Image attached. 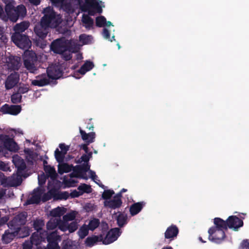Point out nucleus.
<instances>
[{"mask_svg": "<svg viewBox=\"0 0 249 249\" xmlns=\"http://www.w3.org/2000/svg\"><path fill=\"white\" fill-rule=\"evenodd\" d=\"M59 147L61 149L60 152L62 153L64 155L66 154L67 151L69 150V147L68 146L64 144H60Z\"/></svg>", "mask_w": 249, "mask_h": 249, "instance_id": "nucleus-47", "label": "nucleus"}, {"mask_svg": "<svg viewBox=\"0 0 249 249\" xmlns=\"http://www.w3.org/2000/svg\"><path fill=\"white\" fill-rule=\"evenodd\" d=\"M5 10L7 19L13 22H16L18 19L16 8L12 4H7L5 6Z\"/></svg>", "mask_w": 249, "mask_h": 249, "instance_id": "nucleus-14", "label": "nucleus"}, {"mask_svg": "<svg viewBox=\"0 0 249 249\" xmlns=\"http://www.w3.org/2000/svg\"><path fill=\"white\" fill-rule=\"evenodd\" d=\"M16 10H17L18 18L24 17L26 15V9L25 7L23 5H20L17 6Z\"/></svg>", "mask_w": 249, "mask_h": 249, "instance_id": "nucleus-34", "label": "nucleus"}, {"mask_svg": "<svg viewBox=\"0 0 249 249\" xmlns=\"http://www.w3.org/2000/svg\"><path fill=\"white\" fill-rule=\"evenodd\" d=\"M49 83V80L45 75H41L36 77V79L32 81V84L35 86H43Z\"/></svg>", "mask_w": 249, "mask_h": 249, "instance_id": "nucleus-22", "label": "nucleus"}, {"mask_svg": "<svg viewBox=\"0 0 249 249\" xmlns=\"http://www.w3.org/2000/svg\"><path fill=\"white\" fill-rule=\"evenodd\" d=\"M81 147L85 151V152L88 154V147L87 146V145L86 144H82L81 146Z\"/></svg>", "mask_w": 249, "mask_h": 249, "instance_id": "nucleus-57", "label": "nucleus"}, {"mask_svg": "<svg viewBox=\"0 0 249 249\" xmlns=\"http://www.w3.org/2000/svg\"><path fill=\"white\" fill-rule=\"evenodd\" d=\"M66 212L67 210L65 208L58 207L50 211V215L53 217L52 218L61 220L60 217L65 213Z\"/></svg>", "mask_w": 249, "mask_h": 249, "instance_id": "nucleus-19", "label": "nucleus"}, {"mask_svg": "<svg viewBox=\"0 0 249 249\" xmlns=\"http://www.w3.org/2000/svg\"><path fill=\"white\" fill-rule=\"evenodd\" d=\"M114 192L111 190H106L102 194V197L106 200H109L110 197L114 194Z\"/></svg>", "mask_w": 249, "mask_h": 249, "instance_id": "nucleus-41", "label": "nucleus"}, {"mask_svg": "<svg viewBox=\"0 0 249 249\" xmlns=\"http://www.w3.org/2000/svg\"><path fill=\"white\" fill-rule=\"evenodd\" d=\"M13 162L18 170H23L25 167L23 160L18 155L13 156Z\"/></svg>", "mask_w": 249, "mask_h": 249, "instance_id": "nucleus-23", "label": "nucleus"}, {"mask_svg": "<svg viewBox=\"0 0 249 249\" xmlns=\"http://www.w3.org/2000/svg\"><path fill=\"white\" fill-rule=\"evenodd\" d=\"M101 241L103 242V237L101 235L99 236H94L87 238L86 240V244L87 246L91 247Z\"/></svg>", "mask_w": 249, "mask_h": 249, "instance_id": "nucleus-24", "label": "nucleus"}, {"mask_svg": "<svg viewBox=\"0 0 249 249\" xmlns=\"http://www.w3.org/2000/svg\"><path fill=\"white\" fill-rule=\"evenodd\" d=\"M85 170L88 173L89 175L90 176V177L95 181L96 179V178H97V176L95 175V173L89 170V166L88 165L86 166Z\"/></svg>", "mask_w": 249, "mask_h": 249, "instance_id": "nucleus-45", "label": "nucleus"}, {"mask_svg": "<svg viewBox=\"0 0 249 249\" xmlns=\"http://www.w3.org/2000/svg\"><path fill=\"white\" fill-rule=\"evenodd\" d=\"M104 5L98 0H86V3L81 5L83 11L87 12L90 15H93L96 12L101 13L102 8Z\"/></svg>", "mask_w": 249, "mask_h": 249, "instance_id": "nucleus-5", "label": "nucleus"}, {"mask_svg": "<svg viewBox=\"0 0 249 249\" xmlns=\"http://www.w3.org/2000/svg\"><path fill=\"white\" fill-rule=\"evenodd\" d=\"M24 63L25 67L31 72H34L36 70L35 63L36 56L35 53L32 51H26L24 53Z\"/></svg>", "mask_w": 249, "mask_h": 249, "instance_id": "nucleus-7", "label": "nucleus"}, {"mask_svg": "<svg viewBox=\"0 0 249 249\" xmlns=\"http://www.w3.org/2000/svg\"><path fill=\"white\" fill-rule=\"evenodd\" d=\"M15 133L16 134H23V132H22V131L20 129H18V130H15Z\"/></svg>", "mask_w": 249, "mask_h": 249, "instance_id": "nucleus-62", "label": "nucleus"}, {"mask_svg": "<svg viewBox=\"0 0 249 249\" xmlns=\"http://www.w3.org/2000/svg\"><path fill=\"white\" fill-rule=\"evenodd\" d=\"M77 214V213L75 211L71 212L64 215L62 220L51 218L47 224V229L53 230L58 226V228L62 231H68L70 233L74 232L78 228L77 222L72 221L69 223V222L73 220Z\"/></svg>", "mask_w": 249, "mask_h": 249, "instance_id": "nucleus-1", "label": "nucleus"}, {"mask_svg": "<svg viewBox=\"0 0 249 249\" xmlns=\"http://www.w3.org/2000/svg\"><path fill=\"white\" fill-rule=\"evenodd\" d=\"M44 16L48 15V17L45 20V22L48 27L55 28L61 22V18L59 15H56L53 10L48 7L44 9Z\"/></svg>", "mask_w": 249, "mask_h": 249, "instance_id": "nucleus-6", "label": "nucleus"}, {"mask_svg": "<svg viewBox=\"0 0 249 249\" xmlns=\"http://www.w3.org/2000/svg\"><path fill=\"white\" fill-rule=\"evenodd\" d=\"M92 153L91 152L88 153L86 155H83L81 157L82 161L87 162L89 159L91 157Z\"/></svg>", "mask_w": 249, "mask_h": 249, "instance_id": "nucleus-50", "label": "nucleus"}, {"mask_svg": "<svg viewBox=\"0 0 249 249\" xmlns=\"http://www.w3.org/2000/svg\"><path fill=\"white\" fill-rule=\"evenodd\" d=\"M178 229L175 226H172L167 228L165 232V237L166 239H173L178 233Z\"/></svg>", "mask_w": 249, "mask_h": 249, "instance_id": "nucleus-21", "label": "nucleus"}, {"mask_svg": "<svg viewBox=\"0 0 249 249\" xmlns=\"http://www.w3.org/2000/svg\"><path fill=\"white\" fill-rule=\"evenodd\" d=\"M82 21L84 26L87 29H90L93 26V21L88 15H83Z\"/></svg>", "mask_w": 249, "mask_h": 249, "instance_id": "nucleus-29", "label": "nucleus"}, {"mask_svg": "<svg viewBox=\"0 0 249 249\" xmlns=\"http://www.w3.org/2000/svg\"><path fill=\"white\" fill-rule=\"evenodd\" d=\"M144 204L141 202H138L132 205L130 208V212L132 215H134L139 213Z\"/></svg>", "mask_w": 249, "mask_h": 249, "instance_id": "nucleus-26", "label": "nucleus"}, {"mask_svg": "<svg viewBox=\"0 0 249 249\" xmlns=\"http://www.w3.org/2000/svg\"><path fill=\"white\" fill-rule=\"evenodd\" d=\"M32 245L30 241H26L23 245V249H31Z\"/></svg>", "mask_w": 249, "mask_h": 249, "instance_id": "nucleus-52", "label": "nucleus"}, {"mask_svg": "<svg viewBox=\"0 0 249 249\" xmlns=\"http://www.w3.org/2000/svg\"><path fill=\"white\" fill-rule=\"evenodd\" d=\"M73 242L71 240H66L63 242L62 249H73Z\"/></svg>", "mask_w": 249, "mask_h": 249, "instance_id": "nucleus-38", "label": "nucleus"}, {"mask_svg": "<svg viewBox=\"0 0 249 249\" xmlns=\"http://www.w3.org/2000/svg\"><path fill=\"white\" fill-rule=\"evenodd\" d=\"M227 224L230 228L235 230L242 227L243 223L239 218L234 216H231L228 218Z\"/></svg>", "mask_w": 249, "mask_h": 249, "instance_id": "nucleus-16", "label": "nucleus"}, {"mask_svg": "<svg viewBox=\"0 0 249 249\" xmlns=\"http://www.w3.org/2000/svg\"><path fill=\"white\" fill-rule=\"evenodd\" d=\"M4 33V29L3 27L0 26V35H3Z\"/></svg>", "mask_w": 249, "mask_h": 249, "instance_id": "nucleus-61", "label": "nucleus"}, {"mask_svg": "<svg viewBox=\"0 0 249 249\" xmlns=\"http://www.w3.org/2000/svg\"><path fill=\"white\" fill-rule=\"evenodd\" d=\"M26 217L25 213H21L16 216L8 225L9 229L5 232L2 236V240L5 243H10L15 237H23L29 234L28 230H26V232L21 234L22 230L19 228V225L24 223Z\"/></svg>", "mask_w": 249, "mask_h": 249, "instance_id": "nucleus-2", "label": "nucleus"}, {"mask_svg": "<svg viewBox=\"0 0 249 249\" xmlns=\"http://www.w3.org/2000/svg\"><path fill=\"white\" fill-rule=\"evenodd\" d=\"M75 182V181L72 178H71L70 180V183L67 182V181H65V183L69 186H73V184H74Z\"/></svg>", "mask_w": 249, "mask_h": 249, "instance_id": "nucleus-58", "label": "nucleus"}, {"mask_svg": "<svg viewBox=\"0 0 249 249\" xmlns=\"http://www.w3.org/2000/svg\"><path fill=\"white\" fill-rule=\"evenodd\" d=\"M71 167L66 163L59 164L58 165V172L62 174L64 173H68L71 171Z\"/></svg>", "mask_w": 249, "mask_h": 249, "instance_id": "nucleus-32", "label": "nucleus"}, {"mask_svg": "<svg viewBox=\"0 0 249 249\" xmlns=\"http://www.w3.org/2000/svg\"><path fill=\"white\" fill-rule=\"evenodd\" d=\"M0 40L3 43H5L7 41V37L4 34L0 35Z\"/></svg>", "mask_w": 249, "mask_h": 249, "instance_id": "nucleus-56", "label": "nucleus"}, {"mask_svg": "<svg viewBox=\"0 0 249 249\" xmlns=\"http://www.w3.org/2000/svg\"><path fill=\"white\" fill-rule=\"evenodd\" d=\"M104 37L107 39L109 40L110 41H112V39H114V36L113 35L112 36V39H110L109 34L108 30L107 28H105L103 31Z\"/></svg>", "mask_w": 249, "mask_h": 249, "instance_id": "nucleus-46", "label": "nucleus"}, {"mask_svg": "<svg viewBox=\"0 0 249 249\" xmlns=\"http://www.w3.org/2000/svg\"><path fill=\"white\" fill-rule=\"evenodd\" d=\"M126 215L124 213H120L117 217V222L119 226H123L126 223Z\"/></svg>", "mask_w": 249, "mask_h": 249, "instance_id": "nucleus-36", "label": "nucleus"}, {"mask_svg": "<svg viewBox=\"0 0 249 249\" xmlns=\"http://www.w3.org/2000/svg\"><path fill=\"white\" fill-rule=\"evenodd\" d=\"M242 246L243 248H246L247 249H249V242L248 240H244L242 242Z\"/></svg>", "mask_w": 249, "mask_h": 249, "instance_id": "nucleus-54", "label": "nucleus"}, {"mask_svg": "<svg viewBox=\"0 0 249 249\" xmlns=\"http://www.w3.org/2000/svg\"><path fill=\"white\" fill-rule=\"evenodd\" d=\"M48 15L47 14L45 16H44L40 21L39 24L36 25L35 27V32L36 35L41 38H44L47 36L48 33V27L47 26L45 20L48 17Z\"/></svg>", "mask_w": 249, "mask_h": 249, "instance_id": "nucleus-9", "label": "nucleus"}, {"mask_svg": "<svg viewBox=\"0 0 249 249\" xmlns=\"http://www.w3.org/2000/svg\"><path fill=\"white\" fill-rule=\"evenodd\" d=\"M44 170L46 174L52 178L54 179L56 178L57 174L53 167L49 165H45Z\"/></svg>", "mask_w": 249, "mask_h": 249, "instance_id": "nucleus-31", "label": "nucleus"}, {"mask_svg": "<svg viewBox=\"0 0 249 249\" xmlns=\"http://www.w3.org/2000/svg\"><path fill=\"white\" fill-rule=\"evenodd\" d=\"M99 220L97 219L94 218L90 220L88 227L89 230L93 231L99 226Z\"/></svg>", "mask_w": 249, "mask_h": 249, "instance_id": "nucleus-35", "label": "nucleus"}, {"mask_svg": "<svg viewBox=\"0 0 249 249\" xmlns=\"http://www.w3.org/2000/svg\"><path fill=\"white\" fill-rule=\"evenodd\" d=\"M18 40L23 44H25V41L23 40H22L20 37L18 38Z\"/></svg>", "mask_w": 249, "mask_h": 249, "instance_id": "nucleus-64", "label": "nucleus"}, {"mask_svg": "<svg viewBox=\"0 0 249 249\" xmlns=\"http://www.w3.org/2000/svg\"><path fill=\"white\" fill-rule=\"evenodd\" d=\"M6 4H12L11 3V0H2Z\"/></svg>", "mask_w": 249, "mask_h": 249, "instance_id": "nucleus-63", "label": "nucleus"}, {"mask_svg": "<svg viewBox=\"0 0 249 249\" xmlns=\"http://www.w3.org/2000/svg\"><path fill=\"white\" fill-rule=\"evenodd\" d=\"M0 168L4 171L8 170L9 167L5 165L3 162H0Z\"/></svg>", "mask_w": 249, "mask_h": 249, "instance_id": "nucleus-55", "label": "nucleus"}, {"mask_svg": "<svg viewBox=\"0 0 249 249\" xmlns=\"http://www.w3.org/2000/svg\"><path fill=\"white\" fill-rule=\"evenodd\" d=\"M209 238L215 243H219L222 241L225 237V233L222 229L210 228L209 230Z\"/></svg>", "mask_w": 249, "mask_h": 249, "instance_id": "nucleus-10", "label": "nucleus"}, {"mask_svg": "<svg viewBox=\"0 0 249 249\" xmlns=\"http://www.w3.org/2000/svg\"><path fill=\"white\" fill-rule=\"evenodd\" d=\"M40 200V195H36L33 196L32 201V203H38Z\"/></svg>", "mask_w": 249, "mask_h": 249, "instance_id": "nucleus-53", "label": "nucleus"}, {"mask_svg": "<svg viewBox=\"0 0 249 249\" xmlns=\"http://www.w3.org/2000/svg\"><path fill=\"white\" fill-rule=\"evenodd\" d=\"M65 155L62 153L60 152L58 149H56L55 151V157L57 161L60 163L64 159Z\"/></svg>", "mask_w": 249, "mask_h": 249, "instance_id": "nucleus-39", "label": "nucleus"}, {"mask_svg": "<svg viewBox=\"0 0 249 249\" xmlns=\"http://www.w3.org/2000/svg\"><path fill=\"white\" fill-rule=\"evenodd\" d=\"M4 148L13 152H16L18 149V145L12 139L7 137H2L0 138V152L3 151Z\"/></svg>", "mask_w": 249, "mask_h": 249, "instance_id": "nucleus-8", "label": "nucleus"}, {"mask_svg": "<svg viewBox=\"0 0 249 249\" xmlns=\"http://www.w3.org/2000/svg\"><path fill=\"white\" fill-rule=\"evenodd\" d=\"M0 18L4 20H7L6 16L4 15L3 8L0 5Z\"/></svg>", "mask_w": 249, "mask_h": 249, "instance_id": "nucleus-51", "label": "nucleus"}, {"mask_svg": "<svg viewBox=\"0 0 249 249\" xmlns=\"http://www.w3.org/2000/svg\"><path fill=\"white\" fill-rule=\"evenodd\" d=\"M76 58L78 60H81L83 58L82 55L81 53H78L76 54Z\"/></svg>", "mask_w": 249, "mask_h": 249, "instance_id": "nucleus-60", "label": "nucleus"}, {"mask_svg": "<svg viewBox=\"0 0 249 249\" xmlns=\"http://www.w3.org/2000/svg\"><path fill=\"white\" fill-rule=\"evenodd\" d=\"M96 23V25L99 27H108L110 26H113L111 22L110 21H107L106 19L103 16H100L97 18Z\"/></svg>", "mask_w": 249, "mask_h": 249, "instance_id": "nucleus-25", "label": "nucleus"}, {"mask_svg": "<svg viewBox=\"0 0 249 249\" xmlns=\"http://www.w3.org/2000/svg\"><path fill=\"white\" fill-rule=\"evenodd\" d=\"M120 197L121 195L117 194L114 196L112 199L106 200L104 202L105 205L113 209L118 208L120 207L122 204Z\"/></svg>", "mask_w": 249, "mask_h": 249, "instance_id": "nucleus-17", "label": "nucleus"}, {"mask_svg": "<svg viewBox=\"0 0 249 249\" xmlns=\"http://www.w3.org/2000/svg\"><path fill=\"white\" fill-rule=\"evenodd\" d=\"M30 2L35 4V5H38L40 1L39 0H28Z\"/></svg>", "mask_w": 249, "mask_h": 249, "instance_id": "nucleus-59", "label": "nucleus"}, {"mask_svg": "<svg viewBox=\"0 0 249 249\" xmlns=\"http://www.w3.org/2000/svg\"><path fill=\"white\" fill-rule=\"evenodd\" d=\"M38 183L40 185H42L45 183L46 181V177L44 174L38 176Z\"/></svg>", "mask_w": 249, "mask_h": 249, "instance_id": "nucleus-49", "label": "nucleus"}, {"mask_svg": "<svg viewBox=\"0 0 249 249\" xmlns=\"http://www.w3.org/2000/svg\"><path fill=\"white\" fill-rule=\"evenodd\" d=\"M47 235V233L46 231H36L33 234L30 242L33 245L37 246L44 241V239Z\"/></svg>", "mask_w": 249, "mask_h": 249, "instance_id": "nucleus-13", "label": "nucleus"}, {"mask_svg": "<svg viewBox=\"0 0 249 249\" xmlns=\"http://www.w3.org/2000/svg\"><path fill=\"white\" fill-rule=\"evenodd\" d=\"M79 130L82 139L83 141L88 143H90L94 142L95 138V133L94 132L86 133L84 131L81 129V128H79Z\"/></svg>", "mask_w": 249, "mask_h": 249, "instance_id": "nucleus-20", "label": "nucleus"}, {"mask_svg": "<svg viewBox=\"0 0 249 249\" xmlns=\"http://www.w3.org/2000/svg\"><path fill=\"white\" fill-rule=\"evenodd\" d=\"M91 36L86 35H82L79 36V41L81 44L80 45L87 44L91 42Z\"/></svg>", "mask_w": 249, "mask_h": 249, "instance_id": "nucleus-33", "label": "nucleus"}, {"mask_svg": "<svg viewBox=\"0 0 249 249\" xmlns=\"http://www.w3.org/2000/svg\"><path fill=\"white\" fill-rule=\"evenodd\" d=\"M51 49L55 53H62L65 60H69L71 57L70 51H74L72 45L64 39H57L51 45Z\"/></svg>", "mask_w": 249, "mask_h": 249, "instance_id": "nucleus-4", "label": "nucleus"}, {"mask_svg": "<svg viewBox=\"0 0 249 249\" xmlns=\"http://www.w3.org/2000/svg\"><path fill=\"white\" fill-rule=\"evenodd\" d=\"M29 90V87L27 86L23 85L21 86L18 89V92L19 93H24L27 92Z\"/></svg>", "mask_w": 249, "mask_h": 249, "instance_id": "nucleus-48", "label": "nucleus"}, {"mask_svg": "<svg viewBox=\"0 0 249 249\" xmlns=\"http://www.w3.org/2000/svg\"><path fill=\"white\" fill-rule=\"evenodd\" d=\"M121 232L118 228H114L111 230L107 233L106 236L104 238H103V243L105 245H107L112 243L117 240Z\"/></svg>", "mask_w": 249, "mask_h": 249, "instance_id": "nucleus-11", "label": "nucleus"}, {"mask_svg": "<svg viewBox=\"0 0 249 249\" xmlns=\"http://www.w3.org/2000/svg\"><path fill=\"white\" fill-rule=\"evenodd\" d=\"M21 96L19 93L14 94L11 97V101L13 103H17L20 101Z\"/></svg>", "mask_w": 249, "mask_h": 249, "instance_id": "nucleus-42", "label": "nucleus"}, {"mask_svg": "<svg viewBox=\"0 0 249 249\" xmlns=\"http://www.w3.org/2000/svg\"><path fill=\"white\" fill-rule=\"evenodd\" d=\"M78 189L86 193H89L91 192V188L90 186L85 184L80 185L78 187Z\"/></svg>", "mask_w": 249, "mask_h": 249, "instance_id": "nucleus-43", "label": "nucleus"}, {"mask_svg": "<svg viewBox=\"0 0 249 249\" xmlns=\"http://www.w3.org/2000/svg\"><path fill=\"white\" fill-rule=\"evenodd\" d=\"M9 112L10 114L16 115L21 111V107L19 106H10Z\"/></svg>", "mask_w": 249, "mask_h": 249, "instance_id": "nucleus-37", "label": "nucleus"}, {"mask_svg": "<svg viewBox=\"0 0 249 249\" xmlns=\"http://www.w3.org/2000/svg\"><path fill=\"white\" fill-rule=\"evenodd\" d=\"M19 76L17 73L14 72L10 74L5 82V87L7 89L13 88L18 82Z\"/></svg>", "mask_w": 249, "mask_h": 249, "instance_id": "nucleus-18", "label": "nucleus"}, {"mask_svg": "<svg viewBox=\"0 0 249 249\" xmlns=\"http://www.w3.org/2000/svg\"><path fill=\"white\" fill-rule=\"evenodd\" d=\"M10 109V106L5 104L0 109V111H1L3 114H10V112H9Z\"/></svg>", "mask_w": 249, "mask_h": 249, "instance_id": "nucleus-44", "label": "nucleus"}, {"mask_svg": "<svg viewBox=\"0 0 249 249\" xmlns=\"http://www.w3.org/2000/svg\"><path fill=\"white\" fill-rule=\"evenodd\" d=\"M44 223L43 221L39 220L35 221L34 224V228L37 231H41V227L44 226Z\"/></svg>", "mask_w": 249, "mask_h": 249, "instance_id": "nucleus-40", "label": "nucleus"}, {"mask_svg": "<svg viewBox=\"0 0 249 249\" xmlns=\"http://www.w3.org/2000/svg\"><path fill=\"white\" fill-rule=\"evenodd\" d=\"M3 62L6 63L8 68L12 69H18L20 67V58L16 56H10L2 58Z\"/></svg>", "mask_w": 249, "mask_h": 249, "instance_id": "nucleus-12", "label": "nucleus"}, {"mask_svg": "<svg viewBox=\"0 0 249 249\" xmlns=\"http://www.w3.org/2000/svg\"><path fill=\"white\" fill-rule=\"evenodd\" d=\"M214 224L215 227H212V228L220 229L222 230L227 228V222H225L219 218H215L214 219Z\"/></svg>", "mask_w": 249, "mask_h": 249, "instance_id": "nucleus-28", "label": "nucleus"}, {"mask_svg": "<svg viewBox=\"0 0 249 249\" xmlns=\"http://www.w3.org/2000/svg\"><path fill=\"white\" fill-rule=\"evenodd\" d=\"M29 26L28 22L23 21L17 24L14 28L15 33L12 36V39L14 43L21 49H27L31 46V42L29 38L26 36L19 34L26 30Z\"/></svg>", "mask_w": 249, "mask_h": 249, "instance_id": "nucleus-3", "label": "nucleus"}, {"mask_svg": "<svg viewBox=\"0 0 249 249\" xmlns=\"http://www.w3.org/2000/svg\"><path fill=\"white\" fill-rule=\"evenodd\" d=\"M93 67L94 64L92 62L87 61L79 70V72L81 74L84 75L86 73V72L92 69Z\"/></svg>", "mask_w": 249, "mask_h": 249, "instance_id": "nucleus-27", "label": "nucleus"}, {"mask_svg": "<svg viewBox=\"0 0 249 249\" xmlns=\"http://www.w3.org/2000/svg\"><path fill=\"white\" fill-rule=\"evenodd\" d=\"M89 228L86 224L83 225L79 229L77 233L81 239L85 238L89 233Z\"/></svg>", "mask_w": 249, "mask_h": 249, "instance_id": "nucleus-30", "label": "nucleus"}, {"mask_svg": "<svg viewBox=\"0 0 249 249\" xmlns=\"http://www.w3.org/2000/svg\"><path fill=\"white\" fill-rule=\"evenodd\" d=\"M48 77L52 79H58L61 76V71L58 65H51L47 70Z\"/></svg>", "mask_w": 249, "mask_h": 249, "instance_id": "nucleus-15", "label": "nucleus"}]
</instances>
